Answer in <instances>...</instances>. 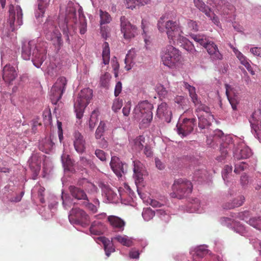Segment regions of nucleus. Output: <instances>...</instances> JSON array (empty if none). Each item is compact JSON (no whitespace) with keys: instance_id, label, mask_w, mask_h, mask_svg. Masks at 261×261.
<instances>
[{"instance_id":"nucleus-34","label":"nucleus","mask_w":261,"mask_h":261,"mask_svg":"<svg viewBox=\"0 0 261 261\" xmlns=\"http://www.w3.org/2000/svg\"><path fill=\"white\" fill-rule=\"evenodd\" d=\"M106 230V226L101 221L96 220L93 221L90 227L91 234L100 235Z\"/></svg>"},{"instance_id":"nucleus-44","label":"nucleus","mask_w":261,"mask_h":261,"mask_svg":"<svg viewBox=\"0 0 261 261\" xmlns=\"http://www.w3.org/2000/svg\"><path fill=\"white\" fill-rule=\"evenodd\" d=\"M182 40L179 42L178 45L181 46L188 52L194 54L196 51L193 43L186 38H182Z\"/></svg>"},{"instance_id":"nucleus-47","label":"nucleus","mask_w":261,"mask_h":261,"mask_svg":"<svg viewBox=\"0 0 261 261\" xmlns=\"http://www.w3.org/2000/svg\"><path fill=\"white\" fill-rule=\"evenodd\" d=\"M239 160H235L234 172L239 174L241 171L245 170L248 167V165L245 162H239Z\"/></svg>"},{"instance_id":"nucleus-64","label":"nucleus","mask_w":261,"mask_h":261,"mask_svg":"<svg viewBox=\"0 0 261 261\" xmlns=\"http://www.w3.org/2000/svg\"><path fill=\"white\" fill-rule=\"evenodd\" d=\"M123 102L121 99H119V98L116 99L114 100L113 102V104L112 108V110L115 112H116L121 108Z\"/></svg>"},{"instance_id":"nucleus-61","label":"nucleus","mask_w":261,"mask_h":261,"mask_svg":"<svg viewBox=\"0 0 261 261\" xmlns=\"http://www.w3.org/2000/svg\"><path fill=\"white\" fill-rule=\"evenodd\" d=\"M47 72L51 77H54L58 74V69L55 65L50 64L47 67Z\"/></svg>"},{"instance_id":"nucleus-24","label":"nucleus","mask_w":261,"mask_h":261,"mask_svg":"<svg viewBox=\"0 0 261 261\" xmlns=\"http://www.w3.org/2000/svg\"><path fill=\"white\" fill-rule=\"evenodd\" d=\"M249 215L248 211H244L239 213L237 217L256 229L261 230V217H252L248 219Z\"/></svg>"},{"instance_id":"nucleus-59","label":"nucleus","mask_w":261,"mask_h":261,"mask_svg":"<svg viewBox=\"0 0 261 261\" xmlns=\"http://www.w3.org/2000/svg\"><path fill=\"white\" fill-rule=\"evenodd\" d=\"M240 182L241 186L243 188H246L250 182L248 175L246 173L242 174L240 177Z\"/></svg>"},{"instance_id":"nucleus-63","label":"nucleus","mask_w":261,"mask_h":261,"mask_svg":"<svg viewBox=\"0 0 261 261\" xmlns=\"http://www.w3.org/2000/svg\"><path fill=\"white\" fill-rule=\"evenodd\" d=\"M95 155L101 161L104 162L107 160V154L104 151L97 149L95 151Z\"/></svg>"},{"instance_id":"nucleus-56","label":"nucleus","mask_w":261,"mask_h":261,"mask_svg":"<svg viewBox=\"0 0 261 261\" xmlns=\"http://www.w3.org/2000/svg\"><path fill=\"white\" fill-rule=\"evenodd\" d=\"M156 91L160 96L163 98L168 97L169 95L170 94L171 91L167 90L163 85L158 86Z\"/></svg>"},{"instance_id":"nucleus-43","label":"nucleus","mask_w":261,"mask_h":261,"mask_svg":"<svg viewBox=\"0 0 261 261\" xmlns=\"http://www.w3.org/2000/svg\"><path fill=\"white\" fill-rule=\"evenodd\" d=\"M79 28L81 34H84L87 31V22L86 19L83 13V10L81 7L79 9Z\"/></svg>"},{"instance_id":"nucleus-3","label":"nucleus","mask_w":261,"mask_h":261,"mask_svg":"<svg viewBox=\"0 0 261 261\" xmlns=\"http://www.w3.org/2000/svg\"><path fill=\"white\" fill-rule=\"evenodd\" d=\"M190 37L196 43L206 49L213 61L223 59V55L219 51L217 45L213 41H211L206 35L203 34H191Z\"/></svg>"},{"instance_id":"nucleus-29","label":"nucleus","mask_w":261,"mask_h":261,"mask_svg":"<svg viewBox=\"0 0 261 261\" xmlns=\"http://www.w3.org/2000/svg\"><path fill=\"white\" fill-rule=\"evenodd\" d=\"M156 115L160 118H164L168 123L171 121L172 113L166 102H162L158 106Z\"/></svg>"},{"instance_id":"nucleus-4","label":"nucleus","mask_w":261,"mask_h":261,"mask_svg":"<svg viewBox=\"0 0 261 261\" xmlns=\"http://www.w3.org/2000/svg\"><path fill=\"white\" fill-rule=\"evenodd\" d=\"M69 191L70 197L67 194H64L63 191L62 192L61 199L62 200V205L65 210H68L72 206L77 204L75 201H85L88 200V196L85 191L75 186H70Z\"/></svg>"},{"instance_id":"nucleus-18","label":"nucleus","mask_w":261,"mask_h":261,"mask_svg":"<svg viewBox=\"0 0 261 261\" xmlns=\"http://www.w3.org/2000/svg\"><path fill=\"white\" fill-rule=\"evenodd\" d=\"M207 3L226 15L231 14L235 11V7L232 5L224 0H207Z\"/></svg>"},{"instance_id":"nucleus-2","label":"nucleus","mask_w":261,"mask_h":261,"mask_svg":"<svg viewBox=\"0 0 261 261\" xmlns=\"http://www.w3.org/2000/svg\"><path fill=\"white\" fill-rule=\"evenodd\" d=\"M64 13V10L61 8L58 17V25L66 37V42L70 43L69 36H72L75 32L74 28L69 21V20H71L75 22L76 19V9L74 3L69 2L66 7L65 13Z\"/></svg>"},{"instance_id":"nucleus-16","label":"nucleus","mask_w":261,"mask_h":261,"mask_svg":"<svg viewBox=\"0 0 261 261\" xmlns=\"http://www.w3.org/2000/svg\"><path fill=\"white\" fill-rule=\"evenodd\" d=\"M9 17L8 22L10 25V29L12 32L15 31L14 22L15 21L16 15L17 16V22L18 25L20 26L22 24V11L19 6H17L14 8V6L10 5L9 6Z\"/></svg>"},{"instance_id":"nucleus-45","label":"nucleus","mask_w":261,"mask_h":261,"mask_svg":"<svg viewBox=\"0 0 261 261\" xmlns=\"http://www.w3.org/2000/svg\"><path fill=\"white\" fill-rule=\"evenodd\" d=\"M102 58L103 64L108 65L110 62V51L109 44L107 42H105L103 45Z\"/></svg>"},{"instance_id":"nucleus-20","label":"nucleus","mask_w":261,"mask_h":261,"mask_svg":"<svg viewBox=\"0 0 261 261\" xmlns=\"http://www.w3.org/2000/svg\"><path fill=\"white\" fill-rule=\"evenodd\" d=\"M110 165L113 172L118 177H121L122 173L126 172L127 165L122 162L117 156L112 157Z\"/></svg>"},{"instance_id":"nucleus-21","label":"nucleus","mask_w":261,"mask_h":261,"mask_svg":"<svg viewBox=\"0 0 261 261\" xmlns=\"http://www.w3.org/2000/svg\"><path fill=\"white\" fill-rule=\"evenodd\" d=\"M133 177L135 179V184L138 187V185L142 182L143 181V173L144 171V165L138 160H135L133 161Z\"/></svg>"},{"instance_id":"nucleus-42","label":"nucleus","mask_w":261,"mask_h":261,"mask_svg":"<svg viewBox=\"0 0 261 261\" xmlns=\"http://www.w3.org/2000/svg\"><path fill=\"white\" fill-rule=\"evenodd\" d=\"M245 201V197L243 196H240L233 200L231 203H227L223 205V208L226 210L232 209L239 207L243 204Z\"/></svg>"},{"instance_id":"nucleus-7","label":"nucleus","mask_w":261,"mask_h":261,"mask_svg":"<svg viewBox=\"0 0 261 261\" xmlns=\"http://www.w3.org/2000/svg\"><path fill=\"white\" fill-rule=\"evenodd\" d=\"M161 58L165 66L173 68L180 60V51L172 45H168L162 49Z\"/></svg>"},{"instance_id":"nucleus-41","label":"nucleus","mask_w":261,"mask_h":261,"mask_svg":"<svg viewBox=\"0 0 261 261\" xmlns=\"http://www.w3.org/2000/svg\"><path fill=\"white\" fill-rule=\"evenodd\" d=\"M189 207L190 208L189 211L190 213H201L204 210L203 205H201L199 200L197 198L193 200V202L189 205Z\"/></svg>"},{"instance_id":"nucleus-28","label":"nucleus","mask_w":261,"mask_h":261,"mask_svg":"<svg viewBox=\"0 0 261 261\" xmlns=\"http://www.w3.org/2000/svg\"><path fill=\"white\" fill-rule=\"evenodd\" d=\"M28 162L31 169L37 175L40 170L41 163V158L39 153H33Z\"/></svg>"},{"instance_id":"nucleus-11","label":"nucleus","mask_w":261,"mask_h":261,"mask_svg":"<svg viewBox=\"0 0 261 261\" xmlns=\"http://www.w3.org/2000/svg\"><path fill=\"white\" fill-rule=\"evenodd\" d=\"M166 33L168 39L171 40L174 44H178L185 37L182 36L183 32L176 21L169 20L165 24Z\"/></svg>"},{"instance_id":"nucleus-58","label":"nucleus","mask_w":261,"mask_h":261,"mask_svg":"<svg viewBox=\"0 0 261 261\" xmlns=\"http://www.w3.org/2000/svg\"><path fill=\"white\" fill-rule=\"evenodd\" d=\"M80 163L86 168L88 167L91 169H94L95 168V165L90 160L87 159L84 156L80 157Z\"/></svg>"},{"instance_id":"nucleus-10","label":"nucleus","mask_w":261,"mask_h":261,"mask_svg":"<svg viewBox=\"0 0 261 261\" xmlns=\"http://www.w3.org/2000/svg\"><path fill=\"white\" fill-rule=\"evenodd\" d=\"M214 135L216 137L222 138V142L220 145V151L221 155L217 157L216 160L219 162H222L224 160L228 153V150L234 147V143L231 136H224L223 133L219 129L215 131Z\"/></svg>"},{"instance_id":"nucleus-62","label":"nucleus","mask_w":261,"mask_h":261,"mask_svg":"<svg viewBox=\"0 0 261 261\" xmlns=\"http://www.w3.org/2000/svg\"><path fill=\"white\" fill-rule=\"evenodd\" d=\"M141 114L142 115L143 117L142 121L143 123L148 124L151 122L153 116L151 111L144 112L143 114Z\"/></svg>"},{"instance_id":"nucleus-8","label":"nucleus","mask_w":261,"mask_h":261,"mask_svg":"<svg viewBox=\"0 0 261 261\" xmlns=\"http://www.w3.org/2000/svg\"><path fill=\"white\" fill-rule=\"evenodd\" d=\"M92 95V90L90 88H85L81 91L74 103L77 118H82L85 109L89 103Z\"/></svg>"},{"instance_id":"nucleus-17","label":"nucleus","mask_w":261,"mask_h":261,"mask_svg":"<svg viewBox=\"0 0 261 261\" xmlns=\"http://www.w3.org/2000/svg\"><path fill=\"white\" fill-rule=\"evenodd\" d=\"M249 121L252 133L255 138H259L261 135V107L252 113Z\"/></svg>"},{"instance_id":"nucleus-36","label":"nucleus","mask_w":261,"mask_h":261,"mask_svg":"<svg viewBox=\"0 0 261 261\" xmlns=\"http://www.w3.org/2000/svg\"><path fill=\"white\" fill-rule=\"evenodd\" d=\"M50 32L53 36V38L47 39L52 41L53 44L57 48L58 50H59L63 45L61 34L58 28H56L55 29V30Z\"/></svg>"},{"instance_id":"nucleus-50","label":"nucleus","mask_w":261,"mask_h":261,"mask_svg":"<svg viewBox=\"0 0 261 261\" xmlns=\"http://www.w3.org/2000/svg\"><path fill=\"white\" fill-rule=\"evenodd\" d=\"M61 161L64 169L66 170H70V167L72 166V163L69 155L63 154L61 156Z\"/></svg>"},{"instance_id":"nucleus-9","label":"nucleus","mask_w":261,"mask_h":261,"mask_svg":"<svg viewBox=\"0 0 261 261\" xmlns=\"http://www.w3.org/2000/svg\"><path fill=\"white\" fill-rule=\"evenodd\" d=\"M68 219L71 224L86 227L90 221L89 215L83 210L72 208L69 212Z\"/></svg>"},{"instance_id":"nucleus-26","label":"nucleus","mask_w":261,"mask_h":261,"mask_svg":"<svg viewBox=\"0 0 261 261\" xmlns=\"http://www.w3.org/2000/svg\"><path fill=\"white\" fill-rule=\"evenodd\" d=\"M226 95L227 99L233 110H236L237 105L239 101V98L236 93V90L228 84L225 85Z\"/></svg>"},{"instance_id":"nucleus-39","label":"nucleus","mask_w":261,"mask_h":261,"mask_svg":"<svg viewBox=\"0 0 261 261\" xmlns=\"http://www.w3.org/2000/svg\"><path fill=\"white\" fill-rule=\"evenodd\" d=\"M233 51L235 53L237 57L240 60L241 63L246 68L248 71L250 72L251 74L254 75L255 73L254 71H253L251 66L250 65L246 57L244 56L240 51L236 48L234 49Z\"/></svg>"},{"instance_id":"nucleus-15","label":"nucleus","mask_w":261,"mask_h":261,"mask_svg":"<svg viewBox=\"0 0 261 261\" xmlns=\"http://www.w3.org/2000/svg\"><path fill=\"white\" fill-rule=\"evenodd\" d=\"M121 32L124 39L129 40L134 38L137 33V28L127 20L125 16L120 18Z\"/></svg>"},{"instance_id":"nucleus-51","label":"nucleus","mask_w":261,"mask_h":261,"mask_svg":"<svg viewBox=\"0 0 261 261\" xmlns=\"http://www.w3.org/2000/svg\"><path fill=\"white\" fill-rule=\"evenodd\" d=\"M61 161L64 169L66 170H70V167L72 166V163L69 155L63 154L61 156Z\"/></svg>"},{"instance_id":"nucleus-49","label":"nucleus","mask_w":261,"mask_h":261,"mask_svg":"<svg viewBox=\"0 0 261 261\" xmlns=\"http://www.w3.org/2000/svg\"><path fill=\"white\" fill-rule=\"evenodd\" d=\"M142 217L145 221H148L152 219L155 215V212L150 208H144L142 213Z\"/></svg>"},{"instance_id":"nucleus-52","label":"nucleus","mask_w":261,"mask_h":261,"mask_svg":"<svg viewBox=\"0 0 261 261\" xmlns=\"http://www.w3.org/2000/svg\"><path fill=\"white\" fill-rule=\"evenodd\" d=\"M99 12L100 18V23L101 25L107 24L111 22V17L108 12L103 11L101 10H100Z\"/></svg>"},{"instance_id":"nucleus-30","label":"nucleus","mask_w":261,"mask_h":261,"mask_svg":"<svg viewBox=\"0 0 261 261\" xmlns=\"http://www.w3.org/2000/svg\"><path fill=\"white\" fill-rule=\"evenodd\" d=\"M192 256L193 261L200 260L205 255L208 253L207 246L200 245L194 248H191L190 251Z\"/></svg>"},{"instance_id":"nucleus-5","label":"nucleus","mask_w":261,"mask_h":261,"mask_svg":"<svg viewBox=\"0 0 261 261\" xmlns=\"http://www.w3.org/2000/svg\"><path fill=\"white\" fill-rule=\"evenodd\" d=\"M134 239L126 235H116L112 238L111 241L104 237H98L96 239V242L99 244L102 243L103 245L106 255L109 257L112 252H114L115 249L114 247L113 242L116 241L121 245L130 247L133 245Z\"/></svg>"},{"instance_id":"nucleus-48","label":"nucleus","mask_w":261,"mask_h":261,"mask_svg":"<svg viewBox=\"0 0 261 261\" xmlns=\"http://www.w3.org/2000/svg\"><path fill=\"white\" fill-rule=\"evenodd\" d=\"M83 204L89 211L92 213H95L97 212L98 207L99 206V201H97V203L93 204L89 202V200H86L82 202Z\"/></svg>"},{"instance_id":"nucleus-6","label":"nucleus","mask_w":261,"mask_h":261,"mask_svg":"<svg viewBox=\"0 0 261 261\" xmlns=\"http://www.w3.org/2000/svg\"><path fill=\"white\" fill-rule=\"evenodd\" d=\"M173 192L170 195L173 198L182 199L190 194L193 189L191 182L185 178H179L174 180L172 186Z\"/></svg>"},{"instance_id":"nucleus-1","label":"nucleus","mask_w":261,"mask_h":261,"mask_svg":"<svg viewBox=\"0 0 261 261\" xmlns=\"http://www.w3.org/2000/svg\"><path fill=\"white\" fill-rule=\"evenodd\" d=\"M46 43L32 40L24 41L21 45V57L24 60L31 59L34 65L39 68L46 58Z\"/></svg>"},{"instance_id":"nucleus-14","label":"nucleus","mask_w":261,"mask_h":261,"mask_svg":"<svg viewBox=\"0 0 261 261\" xmlns=\"http://www.w3.org/2000/svg\"><path fill=\"white\" fill-rule=\"evenodd\" d=\"M10 62L14 65H11L10 63L7 64L4 66L3 70V79L6 83L9 84L12 83L18 74L17 69H16L17 61L15 57L10 60Z\"/></svg>"},{"instance_id":"nucleus-25","label":"nucleus","mask_w":261,"mask_h":261,"mask_svg":"<svg viewBox=\"0 0 261 261\" xmlns=\"http://www.w3.org/2000/svg\"><path fill=\"white\" fill-rule=\"evenodd\" d=\"M107 219L115 232H122L124 230L125 222L123 219L113 215L108 216Z\"/></svg>"},{"instance_id":"nucleus-13","label":"nucleus","mask_w":261,"mask_h":261,"mask_svg":"<svg viewBox=\"0 0 261 261\" xmlns=\"http://www.w3.org/2000/svg\"><path fill=\"white\" fill-rule=\"evenodd\" d=\"M67 84L66 79L64 77L59 78L50 90V99L53 104L56 105L61 98L65 89Z\"/></svg>"},{"instance_id":"nucleus-23","label":"nucleus","mask_w":261,"mask_h":261,"mask_svg":"<svg viewBox=\"0 0 261 261\" xmlns=\"http://www.w3.org/2000/svg\"><path fill=\"white\" fill-rule=\"evenodd\" d=\"M101 189L102 195L107 199L108 202H116L118 200V196L115 192L110 186L102 182L99 184Z\"/></svg>"},{"instance_id":"nucleus-38","label":"nucleus","mask_w":261,"mask_h":261,"mask_svg":"<svg viewBox=\"0 0 261 261\" xmlns=\"http://www.w3.org/2000/svg\"><path fill=\"white\" fill-rule=\"evenodd\" d=\"M195 6L207 16L212 19L213 13L202 0H193Z\"/></svg>"},{"instance_id":"nucleus-60","label":"nucleus","mask_w":261,"mask_h":261,"mask_svg":"<svg viewBox=\"0 0 261 261\" xmlns=\"http://www.w3.org/2000/svg\"><path fill=\"white\" fill-rule=\"evenodd\" d=\"M187 27L190 31L194 32L198 31L199 30V25L198 23L196 21L193 20H187Z\"/></svg>"},{"instance_id":"nucleus-12","label":"nucleus","mask_w":261,"mask_h":261,"mask_svg":"<svg viewBox=\"0 0 261 261\" xmlns=\"http://www.w3.org/2000/svg\"><path fill=\"white\" fill-rule=\"evenodd\" d=\"M196 125L195 118H184L180 121H178L176 125L177 133L182 138L187 137L192 133Z\"/></svg>"},{"instance_id":"nucleus-27","label":"nucleus","mask_w":261,"mask_h":261,"mask_svg":"<svg viewBox=\"0 0 261 261\" xmlns=\"http://www.w3.org/2000/svg\"><path fill=\"white\" fill-rule=\"evenodd\" d=\"M73 137V145L76 151L79 153L84 152L86 149L85 140L83 135L79 132H75Z\"/></svg>"},{"instance_id":"nucleus-31","label":"nucleus","mask_w":261,"mask_h":261,"mask_svg":"<svg viewBox=\"0 0 261 261\" xmlns=\"http://www.w3.org/2000/svg\"><path fill=\"white\" fill-rule=\"evenodd\" d=\"M252 155L251 149L246 146H240L238 149L233 151V156L235 160H240L249 158Z\"/></svg>"},{"instance_id":"nucleus-57","label":"nucleus","mask_w":261,"mask_h":261,"mask_svg":"<svg viewBox=\"0 0 261 261\" xmlns=\"http://www.w3.org/2000/svg\"><path fill=\"white\" fill-rule=\"evenodd\" d=\"M156 215L163 221L167 222L170 220L169 215L163 210H158L156 211Z\"/></svg>"},{"instance_id":"nucleus-53","label":"nucleus","mask_w":261,"mask_h":261,"mask_svg":"<svg viewBox=\"0 0 261 261\" xmlns=\"http://www.w3.org/2000/svg\"><path fill=\"white\" fill-rule=\"evenodd\" d=\"M195 113L199 114H204L205 116L212 115L211 114L210 109L207 106L199 104L196 109Z\"/></svg>"},{"instance_id":"nucleus-40","label":"nucleus","mask_w":261,"mask_h":261,"mask_svg":"<svg viewBox=\"0 0 261 261\" xmlns=\"http://www.w3.org/2000/svg\"><path fill=\"white\" fill-rule=\"evenodd\" d=\"M109 130V124L101 121L96 129L95 137L96 139H100L103 136L105 133Z\"/></svg>"},{"instance_id":"nucleus-22","label":"nucleus","mask_w":261,"mask_h":261,"mask_svg":"<svg viewBox=\"0 0 261 261\" xmlns=\"http://www.w3.org/2000/svg\"><path fill=\"white\" fill-rule=\"evenodd\" d=\"M38 147L40 151L45 153H53L55 149L53 137L50 135L40 140Z\"/></svg>"},{"instance_id":"nucleus-33","label":"nucleus","mask_w":261,"mask_h":261,"mask_svg":"<svg viewBox=\"0 0 261 261\" xmlns=\"http://www.w3.org/2000/svg\"><path fill=\"white\" fill-rule=\"evenodd\" d=\"M57 28L56 23L54 22L51 17H48L43 24V30L46 39L53 38L50 31L55 30Z\"/></svg>"},{"instance_id":"nucleus-37","label":"nucleus","mask_w":261,"mask_h":261,"mask_svg":"<svg viewBox=\"0 0 261 261\" xmlns=\"http://www.w3.org/2000/svg\"><path fill=\"white\" fill-rule=\"evenodd\" d=\"M152 106L147 100L140 102L134 109V111L136 114H143L144 112L151 111Z\"/></svg>"},{"instance_id":"nucleus-32","label":"nucleus","mask_w":261,"mask_h":261,"mask_svg":"<svg viewBox=\"0 0 261 261\" xmlns=\"http://www.w3.org/2000/svg\"><path fill=\"white\" fill-rule=\"evenodd\" d=\"M198 118V127L201 129L207 128L214 120L213 115L205 116L204 114H197Z\"/></svg>"},{"instance_id":"nucleus-55","label":"nucleus","mask_w":261,"mask_h":261,"mask_svg":"<svg viewBox=\"0 0 261 261\" xmlns=\"http://www.w3.org/2000/svg\"><path fill=\"white\" fill-rule=\"evenodd\" d=\"M145 142V138L143 136L137 137L134 141V147L138 150H142L143 148V143Z\"/></svg>"},{"instance_id":"nucleus-19","label":"nucleus","mask_w":261,"mask_h":261,"mask_svg":"<svg viewBox=\"0 0 261 261\" xmlns=\"http://www.w3.org/2000/svg\"><path fill=\"white\" fill-rule=\"evenodd\" d=\"M220 223L223 225L232 228L235 232L242 236H248L246 228L239 222L234 221L230 218L223 217L220 219Z\"/></svg>"},{"instance_id":"nucleus-35","label":"nucleus","mask_w":261,"mask_h":261,"mask_svg":"<svg viewBox=\"0 0 261 261\" xmlns=\"http://www.w3.org/2000/svg\"><path fill=\"white\" fill-rule=\"evenodd\" d=\"M136 55V50L134 48H132L128 51L125 59V68L126 70H130L135 64Z\"/></svg>"},{"instance_id":"nucleus-46","label":"nucleus","mask_w":261,"mask_h":261,"mask_svg":"<svg viewBox=\"0 0 261 261\" xmlns=\"http://www.w3.org/2000/svg\"><path fill=\"white\" fill-rule=\"evenodd\" d=\"M38 10L36 12V16H42L44 12L45 8L49 2V0H38Z\"/></svg>"},{"instance_id":"nucleus-54","label":"nucleus","mask_w":261,"mask_h":261,"mask_svg":"<svg viewBox=\"0 0 261 261\" xmlns=\"http://www.w3.org/2000/svg\"><path fill=\"white\" fill-rule=\"evenodd\" d=\"M111 78V76L108 72L101 75L100 79V84L103 87L107 88L109 86V83Z\"/></svg>"}]
</instances>
